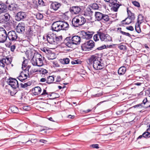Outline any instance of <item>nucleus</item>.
Returning <instances> with one entry per match:
<instances>
[{
  "instance_id": "f3484780",
  "label": "nucleus",
  "mask_w": 150,
  "mask_h": 150,
  "mask_svg": "<svg viewBox=\"0 0 150 150\" xmlns=\"http://www.w3.org/2000/svg\"><path fill=\"white\" fill-rule=\"evenodd\" d=\"M25 13L23 12H19L15 16V20L18 21H19L26 17Z\"/></svg>"
},
{
  "instance_id": "39448f33",
  "label": "nucleus",
  "mask_w": 150,
  "mask_h": 150,
  "mask_svg": "<svg viewBox=\"0 0 150 150\" xmlns=\"http://www.w3.org/2000/svg\"><path fill=\"white\" fill-rule=\"evenodd\" d=\"M97 33L99 35V37L101 41L106 42L112 41L111 37L108 34H105L102 29H100Z\"/></svg>"
},
{
  "instance_id": "412c9836",
  "label": "nucleus",
  "mask_w": 150,
  "mask_h": 150,
  "mask_svg": "<svg viewBox=\"0 0 150 150\" xmlns=\"http://www.w3.org/2000/svg\"><path fill=\"white\" fill-rule=\"evenodd\" d=\"M60 21V26L62 28V30H68L69 27V25L67 22L62 21Z\"/></svg>"
},
{
  "instance_id": "a211bd4d",
  "label": "nucleus",
  "mask_w": 150,
  "mask_h": 150,
  "mask_svg": "<svg viewBox=\"0 0 150 150\" xmlns=\"http://www.w3.org/2000/svg\"><path fill=\"white\" fill-rule=\"evenodd\" d=\"M62 4L57 1L52 2L50 6V8L56 11L59 9L62 6Z\"/></svg>"
},
{
  "instance_id": "c756f323",
  "label": "nucleus",
  "mask_w": 150,
  "mask_h": 150,
  "mask_svg": "<svg viewBox=\"0 0 150 150\" xmlns=\"http://www.w3.org/2000/svg\"><path fill=\"white\" fill-rule=\"evenodd\" d=\"M31 84V83L30 81L27 83H25L24 84L20 83V85L22 88H24L27 87L28 86H29Z\"/></svg>"
},
{
  "instance_id": "603ef678",
  "label": "nucleus",
  "mask_w": 150,
  "mask_h": 150,
  "mask_svg": "<svg viewBox=\"0 0 150 150\" xmlns=\"http://www.w3.org/2000/svg\"><path fill=\"white\" fill-rule=\"evenodd\" d=\"M91 146L94 148L98 149L99 148V145L97 144H92L91 145Z\"/></svg>"
},
{
  "instance_id": "ddd939ff",
  "label": "nucleus",
  "mask_w": 150,
  "mask_h": 150,
  "mask_svg": "<svg viewBox=\"0 0 150 150\" xmlns=\"http://www.w3.org/2000/svg\"><path fill=\"white\" fill-rule=\"evenodd\" d=\"M25 24L24 23L21 22L18 24L16 28V30L19 33H23L25 30Z\"/></svg>"
},
{
  "instance_id": "9b49d317",
  "label": "nucleus",
  "mask_w": 150,
  "mask_h": 150,
  "mask_svg": "<svg viewBox=\"0 0 150 150\" xmlns=\"http://www.w3.org/2000/svg\"><path fill=\"white\" fill-rule=\"evenodd\" d=\"M7 83L13 88H16L19 87L18 83L17 81L15 79L10 78Z\"/></svg>"
},
{
  "instance_id": "f03ea898",
  "label": "nucleus",
  "mask_w": 150,
  "mask_h": 150,
  "mask_svg": "<svg viewBox=\"0 0 150 150\" xmlns=\"http://www.w3.org/2000/svg\"><path fill=\"white\" fill-rule=\"evenodd\" d=\"M81 37L75 35L71 37L66 38L64 41V44L69 47H72L73 45L79 44L81 40Z\"/></svg>"
},
{
  "instance_id": "6e6d98bb",
  "label": "nucleus",
  "mask_w": 150,
  "mask_h": 150,
  "mask_svg": "<svg viewBox=\"0 0 150 150\" xmlns=\"http://www.w3.org/2000/svg\"><path fill=\"white\" fill-rule=\"evenodd\" d=\"M123 111L122 110H119L116 112V113L117 115H120L122 114Z\"/></svg>"
},
{
  "instance_id": "4468645a",
  "label": "nucleus",
  "mask_w": 150,
  "mask_h": 150,
  "mask_svg": "<svg viewBox=\"0 0 150 150\" xmlns=\"http://www.w3.org/2000/svg\"><path fill=\"white\" fill-rule=\"evenodd\" d=\"M59 21L54 23L52 26V30L54 31L58 32L62 30Z\"/></svg>"
},
{
  "instance_id": "7c9ffc66",
  "label": "nucleus",
  "mask_w": 150,
  "mask_h": 150,
  "mask_svg": "<svg viewBox=\"0 0 150 150\" xmlns=\"http://www.w3.org/2000/svg\"><path fill=\"white\" fill-rule=\"evenodd\" d=\"M47 57L49 60H53L56 58V56L54 53H50L48 55Z\"/></svg>"
},
{
  "instance_id": "680f3d73",
  "label": "nucleus",
  "mask_w": 150,
  "mask_h": 150,
  "mask_svg": "<svg viewBox=\"0 0 150 150\" xmlns=\"http://www.w3.org/2000/svg\"><path fill=\"white\" fill-rule=\"evenodd\" d=\"M41 95L42 96H44L45 95H48V93L44 89L43 92Z\"/></svg>"
},
{
  "instance_id": "aec40b11",
  "label": "nucleus",
  "mask_w": 150,
  "mask_h": 150,
  "mask_svg": "<svg viewBox=\"0 0 150 150\" xmlns=\"http://www.w3.org/2000/svg\"><path fill=\"white\" fill-rule=\"evenodd\" d=\"M7 8L10 11H15L18 9V6L17 4L13 3L9 5Z\"/></svg>"
},
{
  "instance_id": "f8f14e48",
  "label": "nucleus",
  "mask_w": 150,
  "mask_h": 150,
  "mask_svg": "<svg viewBox=\"0 0 150 150\" xmlns=\"http://www.w3.org/2000/svg\"><path fill=\"white\" fill-rule=\"evenodd\" d=\"M10 16L7 13L0 16V23H5L9 21Z\"/></svg>"
},
{
  "instance_id": "de8ad7c7",
  "label": "nucleus",
  "mask_w": 150,
  "mask_h": 150,
  "mask_svg": "<svg viewBox=\"0 0 150 150\" xmlns=\"http://www.w3.org/2000/svg\"><path fill=\"white\" fill-rule=\"evenodd\" d=\"M27 61V60H24V61L23 62L22 67V69H23V68H25V67H26L27 66L26 64L25 63V62L26 61V62Z\"/></svg>"
},
{
  "instance_id": "6ab92c4d",
  "label": "nucleus",
  "mask_w": 150,
  "mask_h": 150,
  "mask_svg": "<svg viewBox=\"0 0 150 150\" xmlns=\"http://www.w3.org/2000/svg\"><path fill=\"white\" fill-rule=\"evenodd\" d=\"M55 35L52 34H48L46 36V38L48 42L50 44H55V41L54 39Z\"/></svg>"
},
{
  "instance_id": "13d9d810",
  "label": "nucleus",
  "mask_w": 150,
  "mask_h": 150,
  "mask_svg": "<svg viewBox=\"0 0 150 150\" xmlns=\"http://www.w3.org/2000/svg\"><path fill=\"white\" fill-rule=\"evenodd\" d=\"M16 46L15 45H13L11 47V50L12 52H13L16 48Z\"/></svg>"
},
{
  "instance_id": "0eeeda50",
  "label": "nucleus",
  "mask_w": 150,
  "mask_h": 150,
  "mask_svg": "<svg viewBox=\"0 0 150 150\" xmlns=\"http://www.w3.org/2000/svg\"><path fill=\"white\" fill-rule=\"evenodd\" d=\"M7 38L10 41L12 42L18 41L19 38L16 32L13 30L9 31L8 33Z\"/></svg>"
},
{
  "instance_id": "69168bd1",
  "label": "nucleus",
  "mask_w": 150,
  "mask_h": 150,
  "mask_svg": "<svg viewBox=\"0 0 150 150\" xmlns=\"http://www.w3.org/2000/svg\"><path fill=\"white\" fill-rule=\"evenodd\" d=\"M75 62H76V64H80L81 63V62L79 59H77L76 60H75Z\"/></svg>"
},
{
  "instance_id": "c03bdc74",
  "label": "nucleus",
  "mask_w": 150,
  "mask_h": 150,
  "mask_svg": "<svg viewBox=\"0 0 150 150\" xmlns=\"http://www.w3.org/2000/svg\"><path fill=\"white\" fill-rule=\"evenodd\" d=\"M98 36H99V35L98 33L97 34H95L94 35L93 39L95 41H98L99 40Z\"/></svg>"
},
{
  "instance_id": "bf43d9fd",
  "label": "nucleus",
  "mask_w": 150,
  "mask_h": 150,
  "mask_svg": "<svg viewBox=\"0 0 150 150\" xmlns=\"http://www.w3.org/2000/svg\"><path fill=\"white\" fill-rule=\"evenodd\" d=\"M21 73L22 74H23V76L25 77V78L27 79V76L29 75V74H27V73H25L24 72H22Z\"/></svg>"
},
{
  "instance_id": "e433bc0d",
  "label": "nucleus",
  "mask_w": 150,
  "mask_h": 150,
  "mask_svg": "<svg viewBox=\"0 0 150 150\" xmlns=\"http://www.w3.org/2000/svg\"><path fill=\"white\" fill-rule=\"evenodd\" d=\"M40 71V69H38L35 68H32V69L30 71V74H32L36 72Z\"/></svg>"
},
{
  "instance_id": "f257e3e1",
  "label": "nucleus",
  "mask_w": 150,
  "mask_h": 150,
  "mask_svg": "<svg viewBox=\"0 0 150 150\" xmlns=\"http://www.w3.org/2000/svg\"><path fill=\"white\" fill-rule=\"evenodd\" d=\"M101 59L96 55H92L89 58L87 61V63L90 65H92L93 68L96 70H99L103 68V63L100 61Z\"/></svg>"
},
{
  "instance_id": "338daca9",
  "label": "nucleus",
  "mask_w": 150,
  "mask_h": 150,
  "mask_svg": "<svg viewBox=\"0 0 150 150\" xmlns=\"http://www.w3.org/2000/svg\"><path fill=\"white\" fill-rule=\"evenodd\" d=\"M147 102V100L146 98H145L143 100L142 102L143 103V104H145V103Z\"/></svg>"
},
{
  "instance_id": "774afa93",
  "label": "nucleus",
  "mask_w": 150,
  "mask_h": 150,
  "mask_svg": "<svg viewBox=\"0 0 150 150\" xmlns=\"http://www.w3.org/2000/svg\"><path fill=\"white\" fill-rule=\"evenodd\" d=\"M61 80V77L60 76H58L57 78L56 81H60Z\"/></svg>"
},
{
  "instance_id": "473e14b6",
  "label": "nucleus",
  "mask_w": 150,
  "mask_h": 150,
  "mask_svg": "<svg viewBox=\"0 0 150 150\" xmlns=\"http://www.w3.org/2000/svg\"><path fill=\"white\" fill-rule=\"evenodd\" d=\"M6 59H5L4 58H2L0 59V67H4L5 66L6 63Z\"/></svg>"
},
{
  "instance_id": "4c0bfd02",
  "label": "nucleus",
  "mask_w": 150,
  "mask_h": 150,
  "mask_svg": "<svg viewBox=\"0 0 150 150\" xmlns=\"http://www.w3.org/2000/svg\"><path fill=\"white\" fill-rule=\"evenodd\" d=\"M43 17L42 14L40 13H38L36 14V18L38 19L41 20L43 18Z\"/></svg>"
},
{
  "instance_id": "49530a36",
  "label": "nucleus",
  "mask_w": 150,
  "mask_h": 150,
  "mask_svg": "<svg viewBox=\"0 0 150 150\" xmlns=\"http://www.w3.org/2000/svg\"><path fill=\"white\" fill-rule=\"evenodd\" d=\"M23 109L25 110L28 111L30 110V107L28 106H25L23 107Z\"/></svg>"
},
{
  "instance_id": "393cba45",
  "label": "nucleus",
  "mask_w": 150,
  "mask_h": 150,
  "mask_svg": "<svg viewBox=\"0 0 150 150\" xmlns=\"http://www.w3.org/2000/svg\"><path fill=\"white\" fill-rule=\"evenodd\" d=\"M126 70V67L124 66L121 67L119 68L118 71V73L120 75H123L125 73Z\"/></svg>"
},
{
  "instance_id": "5fc2aeb1",
  "label": "nucleus",
  "mask_w": 150,
  "mask_h": 150,
  "mask_svg": "<svg viewBox=\"0 0 150 150\" xmlns=\"http://www.w3.org/2000/svg\"><path fill=\"white\" fill-rule=\"evenodd\" d=\"M133 4L135 6L137 7H139L140 6L139 3L136 1H133Z\"/></svg>"
},
{
  "instance_id": "20e7f679",
  "label": "nucleus",
  "mask_w": 150,
  "mask_h": 150,
  "mask_svg": "<svg viewBox=\"0 0 150 150\" xmlns=\"http://www.w3.org/2000/svg\"><path fill=\"white\" fill-rule=\"evenodd\" d=\"M41 55L39 54H34L33 57L31 60L32 64L34 66L40 67L43 64V62L41 57Z\"/></svg>"
},
{
  "instance_id": "a19ab883",
  "label": "nucleus",
  "mask_w": 150,
  "mask_h": 150,
  "mask_svg": "<svg viewBox=\"0 0 150 150\" xmlns=\"http://www.w3.org/2000/svg\"><path fill=\"white\" fill-rule=\"evenodd\" d=\"M142 136L145 138H149L150 137V134L146 131L143 134Z\"/></svg>"
},
{
  "instance_id": "864d4df0",
  "label": "nucleus",
  "mask_w": 150,
  "mask_h": 150,
  "mask_svg": "<svg viewBox=\"0 0 150 150\" xmlns=\"http://www.w3.org/2000/svg\"><path fill=\"white\" fill-rule=\"evenodd\" d=\"M121 33L123 35H125L129 37H130L131 36V35L128 33H126L123 31H121Z\"/></svg>"
},
{
  "instance_id": "052dcab7",
  "label": "nucleus",
  "mask_w": 150,
  "mask_h": 150,
  "mask_svg": "<svg viewBox=\"0 0 150 150\" xmlns=\"http://www.w3.org/2000/svg\"><path fill=\"white\" fill-rule=\"evenodd\" d=\"M37 140L38 139H31L30 140V142L32 143L35 144L37 142Z\"/></svg>"
},
{
  "instance_id": "4d7b16f0",
  "label": "nucleus",
  "mask_w": 150,
  "mask_h": 150,
  "mask_svg": "<svg viewBox=\"0 0 150 150\" xmlns=\"http://www.w3.org/2000/svg\"><path fill=\"white\" fill-rule=\"evenodd\" d=\"M126 28L129 30H130V31H133L134 30V28L132 26H130L129 27H127Z\"/></svg>"
},
{
  "instance_id": "09e8293b",
  "label": "nucleus",
  "mask_w": 150,
  "mask_h": 150,
  "mask_svg": "<svg viewBox=\"0 0 150 150\" xmlns=\"http://www.w3.org/2000/svg\"><path fill=\"white\" fill-rule=\"evenodd\" d=\"M39 72H42V73L43 74H47L48 72L47 70L43 69H41V70L40 69Z\"/></svg>"
},
{
  "instance_id": "ea45409f",
  "label": "nucleus",
  "mask_w": 150,
  "mask_h": 150,
  "mask_svg": "<svg viewBox=\"0 0 150 150\" xmlns=\"http://www.w3.org/2000/svg\"><path fill=\"white\" fill-rule=\"evenodd\" d=\"M55 38V44L57 43V41H61L62 40V35L56 37L55 36V37H54Z\"/></svg>"
},
{
  "instance_id": "e2e57ef3",
  "label": "nucleus",
  "mask_w": 150,
  "mask_h": 150,
  "mask_svg": "<svg viewBox=\"0 0 150 150\" xmlns=\"http://www.w3.org/2000/svg\"><path fill=\"white\" fill-rule=\"evenodd\" d=\"M142 104H143L142 103L138 104H137V105H136L134 106H133V107L134 108H136L138 107H142V106H143L142 105Z\"/></svg>"
},
{
  "instance_id": "3c124183",
  "label": "nucleus",
  "mask_w": 150,
  "mask_h": 150,
  "mask_svg": "<svg viewBox=\"0 0 150 150\" xmlns=\"http://www.w3.org/2000/svg\"><path fill=\"white\" fill-rule=\"evenodd\" d=\"M135 29L136 31L138 33H140L141 31L140 28L139 26L135 27Z\"/></svg>"
},
{
  "instance_id": "0e129e2a",
  "label": "nucleus",
  "mask_w": 150,
  "mask_h": 150,
  "mask_svg": "<svg viewBox=\"0 0 150 150\" xmlns=\"http://www.w3.org/2000/svg\"><path fill=\"white\" fill-rule=\"evenodd\" d=\"M39 142L43 143L46 144L47 143V141L45 140L41 139L40 140Z\"/></svg>"
},
{
  "instance_id": "cd10ccee",
  "label": "nucleus",
  "mask_w": 150,
  "mask_h": 150,
  "mask_svg": "<svg viewBox=\"0 0 150 150\" xmlns=\"http://www.w3.org/2000/svg\"><path fill=\"white\" fill-rule=\"evenodd\" d=\"M10 109L13 113H17L19 112V110L18 108L15 106H13L11 107Z\"/></svg>"
},
{
  "instance_id": "6e6552de",
  "label": "nucleus",
  "mask_w": 150,
  "mask_h": 150,
  "mask_svg": "<svg viewBox=\"0 0 150 150\" xmlns=\"http://www.w3.org/2000/svg\"><path fill=\"white\" fill-rule=\"evenodd\" d=\"M94 33V32L93 31H89L88 30L85 32L82 30L81 31L80 35L81 39L89 40L92 38Z\"/></svg>"
},
{
  "instance_id": "423d86ee",
  "label": "nucleus",
  "mask_w": 150,
  "mask_h": 150,
  "mask_svg": "<svg viewBox=\"0 0 150 150\" xmlns=\"http://www.w3.org/2000/svg\"><path fill=\"white\" fill-rule=\"evenodd\" d=\"M94 42L90 40L82 44L81 45L82 50L83 51H88L92 49L94 46Z\"/></svg>"
},
{
  "instance_id": "2eb2a0df",
  "label": "nucleus",
  "mask_w": 150,
  "mask_h": 150,
  "mask_svg": "<svg viewBox=\"0 0 150 150\" xmlns=\"http://www.w3.org/2000/svg\"><path fill=\"white\" fill-rule=\"evenodd\" d=\"M127 13L128 15V19H129V21H127L125 23L126 25H128L132 23L135 19V16L134 14L132 13L131 11L127 8Z\"/></svg>"
},
{
  "instance_id": "37998d69",
  "label": "nucleus",
  "mask_w": 150,
  "mask_h": 150,
  "mask_svg": "<svg viewBox=\"0 0 150 150\" xmlns=\"http://www.w3.org/2000/svg\"><path fill=\"white\" fill-rule=\"evenodd\" d=\"M118 47L120 50H124L125 49V46L123 45L119 44L118 45Z\"/></svg>"
},
{
  "instance_id": "bb28decb",
  "label": "nucleus",
  "mask_w": 150,
  "mask_h": 150,
  "mask_svg": "<svg viewBox=\"0 0 150 150\" xmlns=\"http://www.w3.org/2000/svg\"><path fill=\"white\" fill-rule=\"evenodd\" d=\"M28 35L29 37H31L35 35L34 34V30L32 28H29L28 30Z\"/></svg>"
},
{
  "instance_id": "a878e982",
  "label": "nucleus",
  "mask_w": 150,
  "mask_h": 150,
  "mask_svg": "<svg viewBox=\"0 0 150 150\" xmlns=\"http://www.w3.org/2000/svg\"><path fill=\"white\" fill-rule=\"evenodd\" d=\"M93 13V11L89 8H86V10L85 11L84 15L85 16H90L91 18V16H92Z\"/></svg>"
},
{
  "instance_id": "b1692460",
  "label": "nucleus",
  "mask_w": 150,
  "mask_h": 150,
  "mask_svg": "<svg viewBox=\"0 0 150 150\" xmlns=\"http://www.w3.org/2000/svg\"><path fill=\"white\" fill-rule=\"evenodd\" d=\"M103 14L99 12H95V16L96 19L98 21H101L103 17Z\"/></svg>"
},
{
  "instance_id": "a18cd8bd",
  "label": "nucleus",
  "mask_w": 150,
  "mask_h": 150,
  "mask_svg": "<svg viewBox=\"0 0 150 150\" xmlns=\"http://www.w3.org/2000/svg\"><path fill=\"white\" fill-rule=\"evenodd\" d=\"M102 95V94L100 93H97L95 95H93L91 96V97L92 98L94 97H98L101 96Z\"/></svg>"
},
{
  "instance_id": "c9c22d12",
  "label": "nucleus",
  "mask_w": 150,
  "mask_h": 150,
  "mask_svg": "<svg viewBox=\"0 0 150 150\" xmlns=\"http://www.w3.org/2000/svg\"><path fill=\"white\" fill-rule=\"evenodd\" d=\"M91 7L94 10L98 9L99 8L98 4L95 3L91 4Z\"/></svg>"
},
{
  "instance_id": "8fccbe9b",
  "label": "nucleus",
  "mask_w": 150,
  "mask_h": 150,
  "mask_svg": "<svg viewBox=\"0 0 150 150\" xmlns=\"http://www.w3.org/2000/svg\"><path fill=\"white\" fill-rule=\"evenodd\" d=\"M106 48V46L105 45L101 46L99 47H98L97 49L98 50H101L103 49H105Z\"/></svg>"
},
{
  "instance_id": "5701e85b",
  "label": "nucleus",
  "mask_w": 150,
  "mask_h": 150,
  "mask_svg": "<svg viewBox=\"0 0 150 150\" xmlns=\"http://www.w3.org/2000/svg\"><path fill=\"white\" fill-rule=\"evenodd\" d=\"M7 11V7L5 4H0V14L6 12Z\"/></svg>"
},
{
  "instance_id": "f704fd0d",
  "label": "nucleus",
  "mask_w": 150,
  "mask_h": 150,
  "mask_svg": "<svg viewBox=\"0 0 150 150\" xmlns=\"http://www.w3.org/2000/svg\"><path fill=\"white\" fill-rule=\"evenodd\" d=\"M102 21L103 20L106 22L108 21L109 20L108 16V15L103 14V17L102 18Z\"/></svg>"
},
{
  "instance_id": "2f4dec72",
  "label": "nucleus",
  "mask_w": 150,
  "mask_h": 150,
  "mask_svg": "<svg viewBox=\"0 0 150 150\" xmlns=\"http://www.w3.org/2000/svg\"><path fill=\"white\" fill-rule=\"evenodd\" d=\"M69 62L70 60L68 58H64L61 61V62L64 64H67L69 63Z\"/></svg>"
},
{
  "instance_id": "4be33fe9",
  "label": "nucleus",
  "mask_w": 150,
  "mask_h": 150,
  "mask_svg": "<svg viewBox=\"0 0 150 150\" xmlns=\"http://www.w3.org/2000/svg\"><path fill=\"white\" fill-rule=\"evenodd\" d=\"M41 91L42 90L40 87L37 86L33 88L32 91L33 94L35 96H36L40 94L41 92Z\"/></svg>"
},
{
  "instance_id": "7ed1b4c3",
  "label": "nucleus",
  "mask_w": 150,
  "mask_h": 150,
  "mask_svg": "<svg viewBox=\"0 0 150 150\" xmlns=\"http://www.w3.org/2000/svg\"><path fill=\"white\" fill-rule=\"evenodd\" d=\"M88 20L81 15L76 16L72 21V26L74 27H77L84 24Z\"/></svg>"
},
{
  "instance_id": "c85d7f7f",
  "label": "nucleus",
  "mask_w": 150,
  "mask_h": 150,
  "mask_svg": "<svg viewBox=\"0 0 150 150\" xmlns=\"http://www.w3.org/2000/svg\"><path fill=\"white\" fill-rule=\"evenodd\" d=\"M54 80V78L52 76H49L47 77V83L50 84L53 83Z\"/></svg>"
},
{
  "instance_id": "58836bf2",
  "label": "nucleus",
  "mask_w": 150,
  "mask_h": 150,
  "mask_svg": "<svg viewBox=\"0 0 150 150\" xmlns=\"http://www.w3.org/2000/svg\"><path fill=\"white\" fill-rule=\"evenodd\" d=\"M4 59H6V62H5V63L6 64L8 65L11 63L12 59L11 58L9 59L8 58H7L6 57V58H4Z\"/></svg>"
},
{
  "instance_id": "72a5a7b5",
  "label": "nucleus",
  "mask_w": 150,
  "mask_h": 150,
  "mask_svg": "<svg viewBox=\"0 0 150 150\" xmlns=\"http://www.w3.org/2000/svg\"><path fill=\"white\" fill-rule=\"evenodd\" d=\"M17 78L21 82H23L26 79V78H25V77L23 76V75L21 73L20 76H18Z\"/></svg>"
},
{
  "instance_id": "79ce46f5",
  "label": "nucleus",
  "mask_w": 150,
  "mask_h": 150,
  "mask_svg": "<svg viewBox=\"0 0 150 150\" xmlns=\"http://www.w3.org/2000/svg\"><path fill=\"white\" fill-rule=\"evenodd\" d=\"M38 4L41 6H45V3L42 0H38Z\"/></svg>"
},
{
  "instance_id": "dca6fc26",
  "label": "nucleus",
  "mask_w": 150,
  "mask_h": 150,
  "mask_svg": "<svg viewBox=\"0 0 150 150\" xmlns=\"http://www.w3.org/2000/svg\"><path fill=\"white\" fill-rule=\"evenodd\" d=\"M81 9L79 6H72L69 8V11L72 14H77L81 11Z\"/></svg>"
},
{
  "instance_id": "9d476101",
  "label": "nucleus",
  "mask_w": 150,
  "mask_h": 150,
  "mask_svg": "<svg viewBox=\"0 0 150 150\" xmlns=\"http://www.w3.org/2000/svg\"><path fill=\"white\" fill-rule=\"evenodd\" d=\"M7 39V33L5 29L0 27V42H4Z\"/></svg>"
},
{
  "instance_id": "1a4fd4ad",
  "label": "nucleus",
  "mask_w": 150,
  "mask_h": 150,
  "mask_svg": "<svg viewBox=\"0 0 150 150\" xmlns=\"http://www.w3.org/2000/svg\"><path fill=\"white\" fill-rule=\"evenodd\" d=\"M104 1L106 2H109L113 6L111 9L112 10L115 12L117 11L120 6L121 5L118 3H119V2H118L117 0H104Z\"/></svg>"
}]
</instances>
